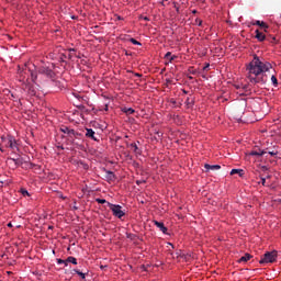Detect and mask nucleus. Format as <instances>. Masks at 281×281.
Returning a JSON list of instances; mask_svg holds the SVG:
<instances>
[{
	"mask_svg": "<svg viewBox=\"0 0 281 281\" xmlns=\"http://www.w3.org/2000/svg\"><path fill=\"white\" fill-rule=\"evenodd\" d=\"M237 93L239 95H245V93H247V91H245V89H239V91H237Z\"/></svg>",
	"mask_w": 281,
	"mask_h": 281,
	"instance_id": "31",
	"label": "nucleus"
},
{
	"mask_svg": "<svg viewBox=\"0 0 281 281\" xmlns=\"http://www.w3.org/2000/svg\"><path fill=\"white\" fill-rule=\"evenodd\" d=\"M30 95H36V90L34 88H29Z\"/></svg>",
	"mask_w": 281,
	"mask_h": 281,
	"instance_id": "29",
	"label": "nucleus"
},
{
	"mask_svg": "<svg viewBox=\"0 0 281 281\" xmlns=\"http://www.w3.org/2000/svg\"><path fill=\"white\" fill-rule=\"evenodd\" d=\"M250 155H255L257 157H262V155H267V151H265V150H259V151L254 150V151L250 153Z\"/></svg>",
	"mask_w": 281,
	"mask_h": 281,
	"instance_id": "21",
	"label": "nucleus"
},
{
	"mask_svg": "<svg viewBox=\"0 0 281 281\" xmlns=\"http://www.w3.org/2000/svg\"><path fill=\"white\" fill-rule=\"evenodd\" d=\"M271 157H276V155H278V150H271V151H268Z\"/></svg>",
	"mask_w": 281,
	"mask_h": 281,
	"instance_id": "32",
	"label": "nucleus"
},
{
	"mask_svg": "<svg viewBox=\"0 0 281 281\" xmlns=\"http://www.w3.org/2000/svg\"><path fill=\"white\" fill-rule=\"evenodd\" d=\"M86 131V137L93 139V142H98V137H95V132L93 130L87 128Z\"/></svg>",
	"mask_w": 281,
	"mask_h": 281,
	"instance_id": "9",
	"label": "nucleus"
},
{
	"mask_svg": "<svg viewBox=\"0 0 281 281\" xmlns=\"http://www.w3.org/2000/svg\"><path fill=\"white\" fill-rule=\"evenodd\" d=\"M278 260V251H268L263 255V257L259 260V265H268V262H276Z\"/></svg>",
	"mask_w": 281,
	"mask_h": 281,
	"instance_id": "3",
	"label": "nucleus"
},
{
	"mask_svg": "<svg viewBox=\"0 0 281 281\" xmlns=\"http://www.w3.org/2000/svg\"><path fill=\"white\" fill-rule=\"evenodd\" d=\"M108 207L113 213V216H116V218H122L126 214L124 211H122V206L120 204L108 203Z\"/></svg>",
	"mask_w": 281,
	"mask_h": 281,
	"instance_id": "4",
	"label": "nucleus"
},
{
	"mask_svg": "<svg viewBox=\"0 0 281 281\" xmlns=\"http://www.w3.org/2000/svg\"><path fill=\"white\" fill-rule=\"evenodd\" d=\"M192 13H193V14H196V10H193Z\"/></svg>",
	"mask_w": 281,
	"mask_h": 281,
	"instance_id": "46",
	"label": "nucleus"
},
{
	"mask_svg": "<svg viewBox=\"0 0 281 281\" xmlns=\"http://www.w3.org/2000/svg\"><path fill=\"white\" fill-rule=\"evenodd\" d=\"M64 262H67V260L57 259V265H64Z\"/></svg>",
	"mask_w": 281,
	"mask_h": 281,
	"instance_id": "34",
	"label": "nucleus"
},
{
	"mask_svg": "<svg viewBox=\"0 0 281 281\" xmlns=\"http://www.w3.org/2000/svg\"><path fill=\"white\" fill-rule=\"evenodd\" d=\"M0 150H1V153H5V150L3 149V147H0Z\"/></svg>",
	"mask_w": 281,
	"mask_h": 281,
	"instance_id": "41",
	"label": "nucleus"
},
{
	"mask_svg": "<svg viewBox=\"0 0 281 281\" xmlns=\"http://www.w3.org/2000/svg\"><path fill=\"white\" fill-rule=\"evenodd\" d=\"M87 108H85V105H79V110L80 111H86Z\"/></svg>",
	"mask_w": 281,
	"mask_h": 281,
	"instance_id": "37",
	"label": "nucleus"
},
{
	"mask_svg": "<svg viewBox=\"0 0 281 281\" xmlns=\"http://www.w3.org/2000/svg\"><path fill=\"white\" fill-rule=\"evenodd\" d=\"M74 272L77 273V276H80L82 280H85L86 274L83 272H80V270L74 269Z\"/></svg>",
	"mask_w": 281,
	"mask_h": 281,
	"instance_id": "26",
	"label": "nucleus"
},
{
	"mask_svg": "<svg viewBox=\"0 0 281 281\" xmlns=\"http://www.w3.org/2000/svg\"><path fill=\"white\" fill-rule=\"evenodd\" d=\"M154 225H156V227H158V229H160V232H162V234H168V227H166V225H164V222L154 221Z\"/></svg>",
	"mask_w": 281,
	"mask_h": 281,
	"instance_id": "8",
	"label": "nucleus"
},
{
	"mask_svg": "<svg viewBox=\"0 0 281 281\" xmlns=\"http://www.w3.org/2000/svg\"><path fill=\"white\" fill-rule=\"evenodd\" d=\"M37 79H38V70H31L32 82H36Z\"/></svg>",
	"mask_w": 281,
	"mask_h": 281,
	"instance_id": "15",
	"label": "nucleus"
},
{
	"mask_svg": "<svg viewBox=\"0 0 281 281\" xmlns=\"http://www.w3.org/2000/svg\"><path fill=\"white\" fill-rule=\"evenodd\" d=\"M186 104H187L188 109H190V106H192L194 104V100L187 98Z\"/></svg>",
	"mask_w": 281,
	"mask_h": 281,
	"instance_id": "25",
	"label": "nucleus"
},
{
	"mask_svg": "<svg viewBox=\"0 0 281 281\" xmlns=\"http://www.w3.org/2000/svg\"><path fill=\"white\" fill-rule=\"evenodd\" d=\"M21 193L23 194V196H30V192H27V190L22 189Z\"/></svg>",
	"mask_w": 281,
	"mask_h": 281,
	"instance_id": "30",
	"label": "nucleus"
},
{
	"mask_svg": "<svg viewBox=\"0 0 281 281\" xmlns=\"http://www.w3.org/2000/svg\"><path fill=\"white\" fill-rule=\"evenodd\" d=\"M234 87L237 91H239V89H244V91H249V87L247 85L235 83Z\"/></svg>",
	"mask_w": 281,
	"mask_h": 281,
	"instance_id": "14",
	"label": "nucleus"
},
{
	"mask_svg": "<svg viewBox=\"0 0 281 281\" xmlns=\"http://www.w3.org/2000/svg\"><path fill=\"white\" fill-rule=\"evenodd\" d=\"M145 21H148V18H144Z\"/></svg>",
	"mask_w": 281,
	"mask_h": 281,
	"instance_id": "48",
	"label": "nucleus"
},
{
	"mask_svg": "<svg viewBox=\"0 0 281 281\" xmlns=\"http://www.w3.org/2000/svg\"><path fill=\"white\" fill-rule=\"evenodd\" d=\"M130 42H132L133 45H142L135 38H130Z\"/></svg>",
	"mask_w": 281,
	"mask_h": 281,
	"instance_id": "28",
	"label": "nucleus"
},
{
	"mask_svg": "<svg viewBox=\"0 0 281 281\" xmlns=\"http://www.w3.org/2000/svg\"><path fill=\"white\" fill-rule=\"evenodd\" d=\"M130 146L136 155H140L142 151H139V147H137V144L132 143Z\"/></svg>",
	"mask_w": 281,
	"mask_h": 281,
	"instance_id": "20",
	"label": "nucleus"
},
{
	"mask_svg": "<svg viewBox=\"0 0 281 281\" xmlns=\"http://www.w3.org/2000/svg\"><path fill=\"white\" fill-rule=\"evenodd\" d=\"M59 131L61 133H64V135H66V137H67L69 135V133L72 131V128L67 125H61Z\"/></svg>",
	"mask_w": 281,
	"mask_h": 281,
	"instance_id": "12",
	"label": "nucleus"
},
{
	"mask_svg": "<svg viewBox=\"0 0 281 281\" xmlns=\"http://www.w3.org/2000/svg\"><path fill=\"white\" fill-rule=\"evenodd\" d=\"M271 82L273 87H278V78L276 77V75H271Z\"/></svg>",
	"mask_w": 281,
	"mask_h": 281,
	"instance_id": "24",
	"label": "nucleus"
},
{
	"mask_svg": "<svg viewBox=\"0 0 281 281\" xmlns=\"http://www.w3.org/2000/svg\"><path fill=\"white\" fill-rule=\"evenodd\" d=\"M252 25H258L259 27H261V30H265V32H267V30L269 29V25L260 20H257L255 23H252Z\"/></svg>",
	"mask_w": 281,
	"mask_h": 281,
	"instance_id": "11",
	"label": "nucleus"
},
{
	"mask_svg": "<svg viewBox=\"0 0 281 281\" xmlns=\"http://www.w3.org/2000/svg\"><path fill=\"white\" fill-rule=\"evenodd\" d=\"M106 179H109V181H114L115 173H113V171H106Z\"/></svg>",
	"mask_w": 281,
	"mask_h": 281,
	"instance_id": "22",
	"label": "nucleus"
},
{
	"mask_svg": "<svg viewBox=\"0 0 281 281\" xmlns=\"http://www.w3.org/2000/svg\"><path fill=\"white\" fill-rule=\"evenodd\" d=\"M209 67H210V64L205 65L203 69L205 70V69H207Z\"/></svg>",
	"mask_w": 281,
	"mask_h": 281,
	"instance_id": "40",
	"label": "nucleus"
},
{
	"mask_svg": "<svg viewBox=\"0 0 281 281\" xmlns=\"http://www.w3.org/2000/svg\"><path fill=\"white\" fill-rule=\"evenodd\" d=\"M135 76L136 78H142V74L136 72Z\"/></svg>",
	"mask_w": 281,
	"mask_h": 281,
	"instance_id": "38",
	"label": "nucleus"
},
{
	"mask_svg": "<svg viewBox=\"0 0 281 281\" xmlns=\"http://www.w3.org/2000/svg\"><path fill=\"white\" fill-rule=\"evenodd\" d=\"M190 78V80H192V77H189Z\"/></svg>",
	"mask_w": 281,
	"mask_h": 281,
	"instance_id": "50",
	"label": "nucleus"
},
{
	"mask_svg": "<svg viewBox=\"0 0 281 281\" xmlns=\"http://www.w3.org/2000/svg\"><path fill=\"white\" fill-rule=\"evenodd\" d=\"M266 179H271V175L266 176Z\"/></svg>",
	"mask_w": 281,
	"mask_h": 281,
	"instance_id": "42",
	"label": "nucleus"
},
{
	"mask_svg": "<svg viewBox=\"0 0 281 281\" xmlns=\"http://www.w3.org/2000/svg\"><path fill=\"white\" fill-rule=\"evenodd\" d=\"M231 175H239V177H243V175H245V170L243 169H232Z\"/></svg>",
	"mask_w": 281,
	"mask_h": 281,
	"instance_id": "17",
	"label": "nucleus"
},
{
	"mask_svg": "<svg viewBox=\"0 0 281 281\" xmlns=\"http://www.w3.org/2000/svg\"><path fill=\"white\" fill-rule=\"evenodd\" d=\"M122 112L126 115H133V113H135V110L133 108H123Z\"/></svg>",
	"mask_w": 281,
	"mask_h": 281,
	"instance_id": "18",
	"label": "nucleus"
},
{
	"mask_svg": "<svg viewBox=\"0 0 281 281\" xmlns=\"http://www.w3.org/2000/svg\"><path fill=\"white\" fill-rule=\"evenodd\" d=\"M8 227H12V223H9V224H8Z\"/></svg>",
	"mask_w": 281,
	"mask_h": 281,
	"instance_id": "44",
	"label": "nucleus"
},
{
	"mask_svg": "<svg viewBox=\"0 0 281 281\" xmlns=\"http://www.w3.org/2000/svg\"><path fill=\"white\" fill-rule=\"evenodd\" d=\"M136 183H137V186H140V183H146V181L137 180Z\"/></svg>",
	"mask_w": 281,
	"mask_h": 281,
	"instance_id": "36",
	"label": "nucleus"
},
{
	"mask_svg": "<svg viewBox=\"0 0 281 281\" xmlns=\"http://www.w3.org/2000/svg\"><path fill=\"white\" fill-rule=\"evenodd\" d=\"M192 74L194 75V74H196V71H192Z\"/></svg>",
	"mask_w": 281,
	"mask_h": 281,
	"instance_id": "49",
	"label": "nucleus"
},
{
	"mask_svg": "<svg viewBox=\"0 0 281 281\" xmlns=\"http://www.w3.org/2000/svg\"><path fill=\"white\" fill-rule=\"evenodd\" d=\"M37 72L42 74L43 76H46L47 78H54V76H56V74H54V70H52L49 67L47 66H41L37 68Z\"/></svg>",
	"mask_w": 281,
	"mask_h": 281,
	"instance_id": "5",
	"label": "nucleus"
},
{
	"mask_svg": "<svg viewBox=\"0 0 281 281\" xmlns=\"http://www.w3.org/2000/svg\"><path fill=\"white\" fill-rule=\"evenodd\" d=\"M65 267H67L69 265V262H64Z\"/></svg>",
	"mask_w": 281,
	"mask_h": 281,
	"instance_id": "45",
	"label": "nucleus"
},
{
	"mask_svg": "<svg viewBox=\"0 0 281 281\" xmlns=\"http://www.w3.org/2000/svg\"><path fill=\"white\" fill-rule=\"evenodd\" d=\"M165 58L167 60H169V63H172V60H175V58H177V56L176 55L172 56V53L168 52V53H166Z\"/></svg>",
	"mask_w": 281,
	"mask_h": 281,
	"instance_id": "19",
	"label": "nucleus"
},
{
	"mask_svg": "<svg viewBox=\"0 0 281 281\" xmlns=\"http://www.w3.org/2000/svg\"><path fill=\"white\" fill-rule=\"evenodd\" d=\"M69 52H76V49H74V48H70V49H69Z\"/></svg>",
	"mask_w": 281,
	"mask_h": 281,
	"instance_id": "43",
	"label": "nucleus"
},
{
	"mask_svg": "<svg viewBox=\"0 0 281 281\" xmlns=\"http://www.w3.org/2000/svg\"><path fill=\"white\" fill-rule=\"evenodd\" d=\"M1 144L4 148H10L11 150H19V145H16V138L14 136H1Z\"/></svg>",
	"mask_w": 281,
	"mask_h": 281,
	"instance_id": "2",
	"label": "nucleus"
},
{
	"mask_svg": "<svg viewBox=\"0 0 281 281\" xmlns=\"http://www.w3.org/2000/svg\"><path fill=\"white\" fill-rule=\"evenodd\" d=\"M271 69H273L271 63L260 59L258 55H255L247 66V78L250 85H267V81L269 80L268 74H271Z\"/></svg>",
	"mask_w": 281,
	"mask_h": 281,
	"instance_id": "1",
	"label": "nucleus"
},
{
	"mask_svg": "<svg viewBox=\"0 0 281 281\" xmlns=\"http://www.w3.org/2000/svg\"><path fill=\"white\" fill-rule=\"evenodd\" d=\"M202 24H203V21H200V22H199V25H202Z\"/></svg>",
	"mask_w": 281,
	"mask_h": 281,
	"instance_id": "47",
	"label": "nucleus"
},
{
	"mask_svg": "<svg viewBox=\"0 0 281 281\" xmlns=\"http://www.w3.org/2000/svg\"><path fill=\"white\" fill-rule=\"evenodd\" d=\"M65 137L70 142V144H76V139H80L82 134H80V132H76V130L72 128L70 130V133Z\"/></svg>",
	"mask_w": 281,
	"mask_h": 281,
	"instance_id": "6",
	"label": "nucleus"
},
{
	"mask_svg": "<svg viewBox=\"0 0 281 281\" xmlns=\"http://www.w3.org/2000/svg\"><path fill=\"white\" fill-rule=\"evenodd\" d=\"M8 164H13L14 168H19V166H23V158H9Z\"/></svg>",
	"mask_w": 281,
	"mask_h": 281,
	"instance_id": "7",
	"label": "nucleus"
},
{
	"mask_svg": "<svg viewBox=\"0 0 281 281\" xmlns=\"http://www.w3.org/2000/svg\"><path fill=\"white\" fill-rule=\"evenodd\" d=\"M68 58L71 60V58H74V55L69 54Z\"/></svg>",
	"mask_w": 281,
	"mask_h": 281,
	"instance_id": "39",
	"label": "nucleus"
},
{
	"mask_svg": "<svg viewBox=\"0 0 281 281\" xmlns=\"http://www.w3.org/2000/svg\"><path fill=\"white\" fill-rule=\"evenodd\" d=\"M249 260H251V255L246 254L245 256L238 259V262H249Z\"/></svg>",
	"mask_w": 281,
	"mask_h": 281,
	"instance_id": "16",
	"label": "nucleus"
},
{
	"mask_svg": "<svg viewBox=\"0 0 281 281\" xmlns=\"http://www.w3.org/2000/svg\"><path fill=\"white\" fill-rule=\"evenodd\" d=\"M261 170H262V172H267V170H269V167H267V166H261Z\"/></svg>",
	"mask_w": 281,
	"mask_h": 281,
	"instance_id": "35",
	"label": "nucleus"
},
{
	"mask_svg": "<svg viewBox=\"0 0 281 281\" xmlns=\"http://www.w3.org/2000/svg\"><path fill=\"white\" fill-rule=\"evenodd\" d=\"M205 170H221V165H204Z\"/></svg>",
	"mask_w": 281,
	"mask_h": 281,
	"instance_id": "13",
	"label": "nucleus"
},
{
	"mask_svg": "<svg viewBox=\"0 0 281 281\" xmlns=\"http://www.w3.org/2000/svg\"><path fill=\"white\" fill-rule=\"evenodd\" d=\"M97 203H100V204L106 203V205L109 206V203H111V202H108V201L104 200V199H97Z\"/></svg>",
	"mask_w": 281,
	"mask_h": 281,
	"instance_id": "27",
	"label": "nucleus"
},
{
	"mask_svg": "<svg viewBox=\"0 0 281 281\" xmlns=\"http://www.w3.org/2000/svg\"><path fill=\"white\" fill-rule=\"evenodd\" d=\"M261 184H262V186H267V178L261 177Z\"/></svg>",
	"mask_w": 281,
	"mask_h": 281,
	"instance_id": "33",
	"label": "nucleus"
},
{
	"mask_svg": "<svg viewBox=\"0 0 281 281\" xmlns=\"http://www.w3.org/2000/svg\"><path fill=\"white\" fill-rule=\"evenodd\" d=\"M66 262H70L71 265H78V259H76V257H68L66 259Z\"/></svg>",
	"mask_w": 281,
	"mask_h": 281,
	"instance_id": "23",
	"label": "nucleus"
},
{
	"mask_svg": "<svg viewBox=\"0 0 281 281\" xmlns=\"http://www.w3.org/2000/svg\"><path fill=\"white\" fill-rule=\"evenodd\" d=\"M255 34H256L255 38H257L260 43H262V41H265L267 38L265 33L260 32V30H256Z\"/></svg>",
	"mask_w": 281,
	"mask_h": 281,
	"instance_id": "10",
	"label": "nucleus"
}]
</instances>
